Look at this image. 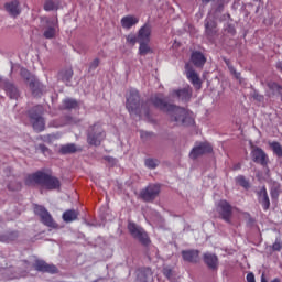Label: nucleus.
I'll list each match as a JSON object with an SVG mask.
<instances>
[{"mask_svg": "<svg viewBox=\"0 0 282 282\" xmlns=\"http://www.w3.org/2000/svg\"><path fill=\"white\" fill-rule=\"evenodd\" d=\"M21 76H23V78H25L28 80L29 87H30L31 91H33V95L39 96L41 83H39V80L34 77H30V72H28V69H25V68L21 69Z\"/></svg>", "mask_w": 282, "mask_h": 282, "instance_id": "nucleus-18", "label": "nucleus"}, {"mask_svg": "<svg viewBox=\"0 0 282 282\" xmlns=\"http://www.w3.org/2000/svg\"><path fill=\"white\" fill-rule=\"evenodd\" d=\"M251 158L256 164H261V166H268V154L261 148H254L251 151Z\"/></svg>", "mask_w": 282, "mask_h": 282, "instance_id": "nucleus-16", "label": "nucleus"}, {"mask_svg": "<svg viewBox=\"0 0 282 282\" xmlns=\"http://www.w3.org/2000/svg\"><path fill=\"white\" fill-rule=\"evenodd\" d=\"M247 281L248 282H257V280L254 279V273H248Z\"/></svg>", "mask_w": 282, "mask_h": 282, "instance_id": "nucleus-48", "label": "nucleus"}, {"mask_svg": "<svg viewBox=\"0 0 282 282\" xmlns=\"http://www.w3.org/2000/svg\"><path fill=\"white\" fill-rule=\"evenodd\" d=\"M149 276H153L151 268H141L137 274V282H149Z\"/></svg>", "mask_w": 282, "mask_h": 282, "instance_id": "nucleus-28", "label": "nucleus"}, {"mask_svg": "<svg viewBox=\"0 0 282 282\" xmlns=\"http://www.w3.org/2000/svg\"><path fill=\"white\" fill-rule=\"evenodd\" d=\"M59 153H62V155H67V153H72V144L62 145L59 149Z\"/></svg>", "mask_w": 282, "mask_h": 282, "instance_id": "nucleus-36", "label": "nucleus"}, {"mask_svg": "<svg viewBox=\"0 0 282 282\" xmlns=\"http://www.w3.org/2000/svg\"><path fill=\"white\" fill-rule=\"evenodd\" d=\"M270 195L273 199H279V195H281V191L279 187L271 188Z\"/></svg>", "mask_w": 282, "mask_h": 282, "instance_id": "nucleus-38", "label": "nucleus"}, {"mask_svg": "<svg viewBox=\"0 0 282 282\" xmlns=\"http://www.w3.org/2000/svg\"><path fill=\"white\" fill-rule=\"evenodd\" d=\"M128 230L131 237L137 239V241H139L142 246H151V238L144 228L138 226V224L133 221H130L128 223Z\"/></svg>", "mask_w": 282, "mask_h": 282, "instance_id": "nucleus-7", "label": "nucleus"}, {"mask_svg": "<svg viewBox=\"0 0 282 282\" xmlns=\"http://www.w3.org/2000/svg\"><path fill=\"white\" fill-rule=\"evenodd\" d=\"M34 213L40 217L44 226H47L48 228H58V225L54 221V218H52V215H50V212H47L45 207L35 205Z\"/></svg>", "mask_w": 282, "mask_h": 282, "instance_id": "nucleus-11", "label": "nucleus"}, {"mask_svg": "<svg viewBox=\"0 0 282 282\" xmlns=\"http://www.w3.org/2000/svg\"><path fill=\"white\" fill-rule=\"evenodd\" d=\"M63 220L66 223L72 221V210L68 209L63 214Z\"/></svg>", "mask_w": 282, "mask_h": 282, "instance_id": "nucleus-40", "label": "nucleus"}, {"mask_svg": "<svg viewBox=\"0 0 282 282\" xmlns=\"http://www.w3.org/2000/svg\"><path fill=\"white\" fill-rule=\"evenodd\" d=\"M259 204H261L264 212L270 210V196H268V188L263 185L256 192Z\"/></svg>", "mask_w": 282, "mask_h": 282, "instance_id": "nucleus-19", "label": "nucleus"}, {"mask_svg": "<svg viewBox=\"0 0 282 282\" xmlns=\"http://www.w3.org/2000/svg\"><path fill=\"white\" fill-rule=\"evenodd\" d=\"M128 230L131 237L137 239V241H139L142 246H151V238L144 228L138 226V224L133 221H130L128 223Z\"/></svg>", "mask_w": 282, "mask_h": 282, "instance_id": "nucleus-8", "label": "nucleus"}, {"mask_svg": "<svg viewBox=\"0 0 282 282\" xmlns=\"http://www.w3.org/2000/svg\"><path fill=\"white\" fill-rule=\"evenodd\" d=\"M151 135H153V133L151 132H144V131L141 132L142 140H147V138H151Z\"/></svg>", "mask_w": 282, "mask_h": 282, "instance_id": "nucleus-47", "label": "nucleus"}, {"mask_svg": "<svg viewBox=\"0 0 282 282\" xmlns=\"http://www.w3.org/2000/svg\"><path fill=\"white\" fill-rule=\"evenodd\" d=\"M63 109H72V99H65L64 100Z\"/></svg>", "mask_w": 282, "mask_h": 282, "instance_id": "nucleus-43", "label": "nucleus"}, {"mask_svg": "<svg viewBox=\"0 0 282 282\" xmlns=\"http://www.w3.org/2000/svg\"><path fill=\"white\" fill-rule=\"evenodd\" d=\"M232 171H241V163H236V164L232 166Z\"/></svg>", "mask_w": 282, "mask_h": 282, "instance_id": "nucleus-50", "label": "nucleus"}, {"mask_svg": "<svg viewBox=\"0 0 282 282\" xmlns=\"http://www.w3.org/2000/svg\"><path fill=\"white\" fill-rule=\"evenodd\" d=\"M203 260L207 268H209V270H217V268H219V258H217L215 253H204Z\"/></svg>", "mask_w": 282, "mask_h": 282, "instance_id": "nucleus-21", "label": "nucleus"}, {"mask_svg": "<svg viewBox=\"0 0 282 282\" xmlns=\"http://www.w3.org/2000/svg\"><path fill=\"white\" fill-rule=\"evenodd\" d=\"M128 230L131 237L137 239V241H139L142 246H151V238L144 228L138 226V224L133 221H130L128 223Z\"/></svg>", "mask_w": 282, "mask_h": 282, "instance_id": "nucleus-5", "label": "nucleus"}, {"mask_svg": "<svg viewBox=\"0 0 282 282\" xmlns=\"http://www.w3.org/2000/svg\"><path fill=\"white\" fill-rule=\"evenodd\" d=\"M40 150H41V152H42L43 154H45V155H51L50 149H47V147L41 144V145H40Z\"/></svg>", "mask_w": 282, "mask_h": 282, "instance_id": "nucleus-44", "label": "nucleus"}, {"mask_svg": "<svg viewBox=\"0 0 282 282\" xmlns=\"http://www.w3.org/2000/svg\"><path fill=\"white\" fill-rule=\"evenodd\" d=\"M236 184H239V186H241L242 188H246V191L250 188V182L243 175H238L236 177Z\"/></svg>", "mask_w": 282, "mask_h": 282, "instance_id": "nucleus-31", "label": "nucleus"}, {"mask_svg": "<svg viewBox=\"0 0 282 282\" xmlns=\"http://www.w3.org/2000/svg\"><path fill=\"white\" fill-rule=\"evenodd\" d=\"M216 3H218L219 8H224V0H214Z\"/></svg>", "mask_w": 282, "mask_h": 282, "instance_id": "nucleus-51", "label": "nucleus"}, {"mask_svg": "<svg viewBox=\"0 0 282 282\" xmlns=\"http://www.w3.org/2000/svg\"><path fill=\"white\" fill-rule=\"evenodd\" d=\"M271 282H281V279L275 278V279H273Z\"/></svg>", "mask_w": 282, "mask_h": 282, "instance_id": "nucleus-54", "label": "nucleus"}, {"mask_svg": "<svg viewBox=\"0 0 282 282\" xmlns=\"http://www.w3.org/2000/svg\"><path fill=\"white\" fill-rule=\"evenodd\" d=\"M43 113V107L36 106L29 111V118L33 126L34 131L41 132L45 129V120L41 116Z\"/></svg>", "mask_w": 282, "mask_h": 282, "instance_id": "nucleus-9", "label": "nucleus"}, {"mask_svg": "<svg viewBox=\"0 0 282 282\" xmlns=\"http://www.w3.org/2000/svg\"><path fill=\"white\" fill-rule=\"evenodd\" d=\"M182 257L183 261H187V263H197L199 261V250H183Z\"/></svg>", "mask_w": 282, "mask_h": 282, "instance_id": "nucleus-23", "label": "nucleus"}, {"mask_svg": "<svg viewBox=\"0 0 282 282\" xmlns=\"http://www.w3.org/2000/svg\"><path fill=\"white\" fill-rule=\"evenodd\" d=\"M253 98L258 101V102H263L264 97L263 95H259L258 93L253 94Z\"/></svg>", "mask_w": 282, "mask_h": 282, "instance_id": "nucleus-45", "label": "nucleus"}, {"mask_svg": "<svg viewBox=\"0 0 282 282\" xmlns=\"http://www.w3.org/2000/svg\"><path fill=\"white\" fill-rule=\"evenodd\" d=\"M4 8H6L7 12H9L10 17H13L14 19H17V17H19V14H21V7L19 4V0H13L11 2H7L4 4Z\"/></svg>", "mask_w": 282, "mask_h": 282, "instance_id": "nucleus-25", "label": "nucleus"}, {"mask_svg": "<svg viewBox=\"0 0 282 282\" xmlns=\"http://www.w3.org/2000/svg\"><path fill=\"white\" fill-rule=\"evenodd\" d=\"M206 153H213V145L202 142L192 149L189 158L191 160H197V158H202V155H206Z\"/></svg>", "mask_w": 282, "mask_h": 282, "instance_id": "nucleus-13", "label": "nucleus"}, {"mask_svg": "<svg viewBox=\"0 0 282 282\" xmlns=\"http://www.w3.org/2000/svg\"><path fill=\"white\" fill-rule=\"evenodd\" d=\"M203 3H210V0H202Z\"/></svg>", "mask_w": 282, "mask_h": 282, "instance_id": "nucleus-56", "label": "nucleus"}, {"mask_svg": "<svg viewBox=\"0 0 282 282\" xmlns=\"http://www.w3.org/2000/svg\"><path fill=\"white\" fill-rule=\"evenodd\" d=\"M217 22L214 20H206L205 21V34L209 41H213V36H217Z\"/></svg>", "mask_w": 282, "mask_h": 282, "instance_id": "nucleus-26", "label": "nucleus"}, {"mask_svg": "<svg viewBox=\"0 0 282 282\" xmlns=\"http://www.w3.org/2000/svg\"><path fill=\"white\" fill-rule=\"evenodd\" d=\"M145 116H148V117H149V112H147V113H145Z\"/></svg>", "mask_w": 282, "mask_h": 282, "instance_id": "nucleus-59", "label": "nucleus"}, {"mask_svg": "<svg viewBox=\"0 0 282 282\" xmlns=\"http://www.w3.org/2000/svg\"><path fill=\"white\" fill-rule=\"evenodd\" d=\"M78 107V102L76 100H72V109H76Z\"/></svg>", "mask_w": 282, "mask_h": 282, "instance_id": "nucleus-52", "label": "nucleus"}, {"mask_svg": "<svg viewBox=\"0 0 282 282\" xmlns=\"http://www.w3.org/2000/svg\"><path fill=\"white\" fill-rule=\"evenodd\" d=\"M126 108L128 109L131 116H141L140 110V91L138 89L132 88L126 95Z\"/></svg>", "mask_w": 282, "mask_h": 282, "instance_id": "nucleus-4", "label": "nucleus"}, {"mask_svg": "<svg viewBox=\"0 0 282 282\" xmlns=\"http://www.w3.org/2000/svg\"><path fill=\"white\" fill-rule=\"evenodd\" d=\"M44 10H46V12H51L52 10H56V4L52 0H46L45 3H44Z\"/></svg>", "mask_w": 282, "mask_h": 282, "instance_id": "nucleus-34", "label": "nucleus"}, {"mask_svg": "<svg viewBox=\"0 0 282 282\" xmlns=\"http://www.w3.org/2000/svg\"><path fill=\"white\" fill-rule=\"evenodd\" d=\"M159 164V161L155 159H147L145 160V166L148 169H156Z\"/></svg>", "mask_w": 282, "mask_h": 282, "instance_id": "nucleus-35", "label": "nucleus"}, {"mask_svg": "<svg viewBox=\"0 0 282 282\" xmlns=\"http://www.w3.org/2000/svg\"><path fill=\"white\" fill-rule=\"evenodd\" d=\"M6 90L10 98L12 99L19 98V90L17 89V87H14V85L12 84L7 85Z\"/></svg>", "mask_w": 282, "mask_h": 282, "instance_id": "nucleus-30", "label": "nucleus"}, {"mask_svg": "<svg viewBox=\"0 0 282 282\" xmlns=\"http://www.w3.org/2000/svg\"><path fill=\"white\" fill-rule=\"evenodd\" d=\"M63 80H67V78H66V77H63Z\"/></svg>", "mask_w": 282, "mask_h": 282, "instance_id": "nucleus-57", "label": "nucleus"}, {"mask_svg": "<svg viewBox=\"0 0 282 282\" xmlns=\"http://www.w3.org/2000/svg\"><path fill=\"white\" fill-rule=\"evenodd\" d=\"M78 215H80V213L78 210H72V221H76V219H78Z\"/></svg>", "mask_w": 282, "mask_h": 282, "instance_id": "nucleus-46", "label": "nucleus"}, {"mask_svg": "<svg viewBox=\"0 0 282 282\" xmlns=\"http://www.w3.org/2000/svg\"><path fill=\"white\" fill-rule=\"evenodd\" d=\"M185 74L187 80L192 83V85L195 87V89H202V78H199V75L191 64H185Z\"/></svg>", "mask_w": 282, "mask_h": 282, "instance_id": "nucleus-14", "label": "nucleus"}, {"mask_svg": "<svg viewBox=\"0 0 282 282\" xmlns=\"http://www.w3.org/2000/svg\"><path fill=\"white\" fill-rule=\"evenodd\" d=\"M72 153H76V144H72Z\"/></svg>", "mask_w": 282, "mask_h": 282, "instance_id": "nucleus-53", "label": "nucleus"}, {"mask_svg": "<svg viewBox=\"0 0 282 282\" xmlns=\"http://www.w3.org/2000/svg\"><path fill=\"white\" fill-rule=\"evenodd\" d=\"M216 210L223 221H226V224H232V205H230L228 200H219L216 206Z\"/></svg>", "mask_w": 282, "mask_h": 282, "instance_id": "nucleus-10", "label": "nucleus"}, {"mask_svg": "<svg viewBox=\"0 0 282 282\" xmlns=\"http://www.w3.org/2000/svg\"><path fill=\"white\" fill-rule=\"evenodd\" d=\"M128 230L131 237L137 239V241H139L142 246H151V238L144 228L138 226V224L133 221H130L128 223Z\"/></svg>", "mask_w": 282, "mask_h": 282, "instance_id": "nucleus-6", "label": "nucleus"}, {"mask_svg": "<svg viewBox=\"0 0 282 282\" xmlns=\"http://www.w3.org/2000/svg\"><path fill=\"white\" fill-rule=\"evenodd\" d=\"M127 42L130 43L131 45H135V43H138V35H128Z\"/></svg>", "mask_w": 282, "mask_h": 282, "instance_id": "nucleus-41", "label": "nucleus"}, {"mask_svg": "<svg viewBox=\"0 0 282 282\" xmlns=\"http://www.w3.org/2000/svg\"><path fill=\"white\" fill-rule=\"evenodd\" d=\"M98 65H100V59L95 58V59L90 63L89 69H97V68H98Z\"/></svg>", "mask_w": 282, "mask_h": 282, "instance_id": "nucleus-42", "label": "nucleus"}, {"mask_svg": "<svg viewBox=\"0 0 282 282\" xmlns=\"http://www.w3.org/2000/svg\"><path fill=\"white\" fill-rule=\"evenodd\" d=\"M47 29L44 31L45 39H54L56 36V31L58 30V20L56 18H53L51 20L46 21Z\"/></svg>", "mask_w": 282, "mask_h": 282, "instance_id": "nucleus-22", "label": "nucleus"}, {"mask_svg": "<svg viewBox=\"0 0 282 282\" xmlns=\"http://www.w3.org/2000/svg\"><path fill=\"white\" fill-rule=\"evenodd\" d=\"M160 184H150L140 192V197L143 202H153L160 195Z\"/></svg>", "mask_w": 282, "mask_h": 282, "instance_id": "nucleus-12", "label": "nucleus"}, {"mask_svg": "<svg viewBox=\"0 0 282 282\" xmlns=\"http://www.w3.org/2000/svg\"><path fill=\"white\" fill-rule=\"evenodd\" d=\"M140 56H147V54H153V48L149 45L151 42H138Z\"/></svg>", "mask_w": 282, "mask_h": 282, "instance_id": "nucleus-29", "label": "nucleus"}, {"mask_svg": "<svg viewBox=\"0 0 282 282\" xmlns=\"http://www.w3.org/2000/svg\"><path fill=\"white\" fill-rule=\"evenodd\" d=\"M191 62L195 67H204L206 65V56L199 51H194L191 55Z\"/></svg>", "mask_w": 282, "mask_h": 282, "instance_id": "nucleus-27", "label": "nucleus"}, {"mask_svg": "<svg viewBox=\"0 0 282 282\" xmlns=\"http://www.w3.org/2000/svg\"><path fill=\"white\" fill-rule=\"evenodd\" d=\"M165 276H171V270L165 273Z\"/></svg>", "mask_w": 282, "mask_h": 282, "instance_id": "nucleus-55", "label": "nucleus"}, {"mask_svg": "<svg viewBox=\"0 0 282 282\" xmlns=\"http://www.w3.org/2000/svg\"><path fill=\"white\" fill-rule=\"evenodd\" d=\"M172 96L181 100V102H189L193 98V87L186 86L185 88L173 90Z\"/></svg>", "mask_w": 282, "mask_h": 282, "instance_id": "nucleus-15", "label": "nucleus"}, {"mask_svg": "<svg viewBox=\"0 0 282 282\" xmlns=\"http://www.w3.org/2000/svg\"><path fill=\"white\" fill-rule=\"evenodd\" d=\"M152 105L169 115L170 122H173V127H193L195 124V118L193 112H189L185 108L169 104L159 96L151 98Z\"/></svg>", "mask_w": 282, "mask_h": 282, "instance_id": "nucleus-1", "label": "nucleus"}, {"mask_svg": "<svg viewBox=\"0 0 282 282\" xmlns=\"http://www.w3.org/2000/svg\"><path fill=\"white\" fill-rule=\"evenodd\" d=\"M24 263H25V265H30V264H28V262H26V261H25Z\"/></svg>", "mask_w": 282, "mask_h": 282, "instance_id": "nucleus-58", "label": "nucleus"}, {"mask_svg": "<svg viewBox=\"0 0 282 282\" xmlns=\"http://www.w3.org/2000/svg\"><path fill=\"white\" fill-rule=\"evenodd\" d=\"M86 138L90 147H100L105 138H107V132H105L100 122H96L87 129Z\"/></svg>", "mask_w": 282, "mask_h": 282, "instance_id": "nucleus-3", "label": "nucleus"}, {"mask_svg": "<svg viewBox=\"0 0 282 282\" xmlns=\"http://www.w3.org/2000/svg\"><path fill=\"white\" fill-rule=\"evenodd\" d=\"M25 184L28 186H32V184H41V186L47 191H55V188L61 187V181H58V178L43 172H36L29 175L25 180Z\"/></svg>", "mask_w": 282, "mask_h": 282, "instance_id": "nucleus-2", "label": "nucleus"}, {"mask_svg": "<svg viewBox=\"0 0 282 282\" xmlns=\"http://www.w3.org/2000/svg\"><path fill=\"white\" fill-rule=\"evenodd\" d=\"M138 23H140V18L135 15L129 14L121 18V28H123V30H131V28L138 25Z\"/></svg>", "mask_w": 282, "mask_h": 282, "instance_id": "nucleus-24", "label": "nucleus"}, {"mask_svg": "<svg viewBox=\"0 0 282 282\" xmlns=\"http://www.w3.org/2000/svg\"><path fill=\"white\" fill-rule=\"evenodd\" d=\"M104 160H106V162H109V164H116V159H113L112 156H105Z\"/></svg>", "mask_w": 282, "mask_h": 282, "instance_id": "nucleus-49", "label": "nucleus"}, {"mask_svg": "<svg viewBox=\"0 0 282 282\" xmlns=\"http://www.w3.org/2000/svg\"><path fill=\"white\" fill-rule=\"evenodd\" d=\"M225 63L230 72V74H232V76H235V78L237 80L241 79V73L237 72V69L235 68V66H232V64H230V61L225 59Z\"/></svg>", "mask_w": 282, "mask_h": 282, "instance_id": "nucleus-32", "label": "nucleus"}, {"mask_svg": "<svg viewBox=\"0 0 282 282\" xmlns=\"http://www.w3.org/2000/svg\"><path fill=\"white\" fill-rule=\"evenodd\" d=\"M270 147H271L273 153L275 155H278V158H282V147H281V143H279L276 141H273L272 143H270Z\"/></svg>", "mask_w": 282, "mask_h": 282, "instance_id": "nucleus-33", "label": "nucleus"}, {"mask_svg": "<svg viewBox=\"0 0 282 282\" xmlns=\"http://www.w3.org/2000/svg\"><path fill=\"white\" fill-rule=\"evenodd\" d=\"M153 29L149 23L143 24L138 31V43H151Z\"/></svg>", "mask_w": 282, "mask_h": 282, "instance_id": "nucleus-17", "label": "nucleus"}, {"mask_svg": "<svg viewBox=\"0 0 282 282\" xmlns=\"http://www.w3.org/2000/svg\"><path fill=\"white\" fill-rule=\"evenodd\" d=\"M281 249H282L281 239H276L275 242L272 245V251L273 252H281Z\"/></svg>", "mask_w": 282, "mask_h": 282, "instance_id": "nucleus-37", "label": "nucleus"}, {"mask_svg": "<svg viewBox=\"0 0 282 282\" xmlns=\"http://www.w3.org/2000/svg\"><path fill=\"white\" fill-rule=\"evenodd\" d=\"M14 237H17L15 234H11L10 236H0V241H2L4 243H9V241H12V239H14Z\"/></svg>", "mask_w": 282, "mask_h": 282, "instance_id": "nucleus-39", "label": "nucleus"}, {"mask_svg": "<svg viewBox=\"0 0 282 282\" xmlns=\"http://www.w3.org/2000/svg\"><path fill=\"white\" fill-rule=\"evenodd\" d=\"M34 268L37 272H48V274H56V272H58L56 265L47 264V262L43 260H35Z\"/></svg>", "mask_w": 282, "mask_h": 282, "instance_id": "nucleus-20", "label": "nucleus"}]
</instances>
